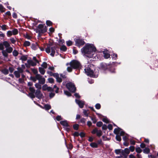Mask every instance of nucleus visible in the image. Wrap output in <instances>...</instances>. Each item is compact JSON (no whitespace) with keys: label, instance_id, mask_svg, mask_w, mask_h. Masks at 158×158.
I'll use <instances>...</instances> for the list:
<instances>
[{"label":"nucleus","instance_id":"obj_1","mask_svg":"<svg viewBox=\"0 0 158 158\" xmlns=\"http://www.w3.org/2000/svg\"><path fill=\"white\" fill-rule=\"evenodd\" d=\"M81 52L89 58L93 57L94 53L96 51V48L92 44H86L81 49Z\"/></svg>","mask_w":158,"mask_h":158},{"label":"nucleus","instance_id":"obj_2","mask_svg":"<svg viewBox=\"0 0 158 158\" xmlns=\"http://www.w3.org/2000/svg\"><path fill=\"white\" fill-rule=\"evenodd\" d=\"M47 29V27L45 25V24H40L35 30L36 33H38V35L40 36L42 34L46 32Z\"/></svg>","mask_w":158,"mask_h":158},{"label":"nucleus","instance_id":"obj_3","mask_svg":"<svg viewBox=\"0 0 158 158\" xmlns=\"http://www.w3.org/2000/svg\"><path fill=\"white\" fill-rule=\"evenodd\" d=\"M69 64V63L66 64L67 65ZM70 66L74 69H79L81 67L80 63L76 60H72L69 63Z\"/></svg>","mask_w":158,"mask_h":158},{"label":"nucleus","instance_id":"obj_4","mask_svg":"<svg viewBox=\"0 0 158 158\" xmlns=\"http://www.w3.org/2000/svg\"><path fill=\"white\" fill-rule=\"evenodd\" d=\"M66 87L69 90L73 93L75 92L76 90L75 85L72 82L68 83L66 84Z\"/></svg>","mask_w":158,"mask_h":158},{"label":"nucleus","instance_id":"obj_5","mask_svg":"<svg viewBox=\"0 0 158 158\" xmlns=\"http://www.w3.org/2000/svg\"><path fill=\"white\" fill-rule=\"evenodd\" d=\"M85 73L88 76L91 77H95V75L94 74V72L93 70H92L90 68L87 67V68H85L84 69Z\"/></svg>","mask_w":158,"mask_h":158},{"label":"nucleus","instance_id":"obj_6","mask_svg":"<svg viewBox=\"0 0 158 158\" xmlns=\"http://www.w3.org/2000/svg\"><path fill=\"white\" fill-rule=\"evenodd\" d=\"M75 45L80 47V46L84 45L85 42L83 39H77L75 40Z\"/></svg>","mask_w":158,"mask_h":158},{"label":"nucleus","instance_id":"obj_7","mask_svg":"<svg viewBox=\"0 0 158 158\" xmlns=\"http://www.w3.org/2000/svg\"><path fill=\"white\" fill-rule=\"evenodd\" d=\"M92 134H96L97 136L98 137H100L102 135V131L101 130H98L97 128H95L91 132Z\"/></svg>","mask_w":158,"mask_h":158},{"label":"nucleus","instance_id":"obj_8","mask_svg":"<svg viewBox=\"0 0 158 158\" xmlns=\"http://www.w3.org/2000/svg\"><path fill=\"white\" fill-rule=\"evenodd\" d=\"M110 64H107L105 63H102L100 64L99 69L102 71H105L109 69Z\"/></svg>","mask_w":158,"mask_h":158},{"label":"nucleus","instance_id":"obj_9","mask_svg":"<svg viewBox=\"0 0 158 158\" xmlns=\"http://www.w3.org/2000/svg\"><path fill=\"white\" fill-rule=\"evenodd\" d=\"M56 49H59V47L58 46L57 44H56L54 46L51 48V53L50 54V55L52 57L54 56L56 50Z\"/></svg>","mask_w":158,"mask_h":158},{"label":"nucleus","instance_id":"obj_10","mask_svg":"<svg viewBox=\"0 0 158 158\" xmlns=\"http://www.w3.org/2000/svg\"><path fill=\"white\" fill-rule=\"evenodd\" d=\"M35 94L36 97L39 99L42 98L43 95L41 93L39 89H37L36 90Z\"/></svg>","mask_w":158,"mask_h":158},{"label":"nucleus","instance_id":"obj_11","mask_svg":"<svg viewBox=\"0 0 158 158\" xmlns=\"http://www.w3.org/2000/svg\"><path fill=\"white\" fill-rule=\"evenodd\" d=\"M60 123L62 126H65L66 127H69L70 126L68 123V122L67 120H63L61 121L60 122Z\"/></svg>","mask_w":158,"mask_h":158},{"label":"nucleus","instance_id":"obj_12","mask_svg":"<svg viewBox=\"0 0 158 158\" xmlns=\"http://www.w3.org/2000/svg\"><path fill=\"white\" fill-rule=\"evenodd\" d=\"M76 101L80 108H82L83 107L84 104L81 101L77 99L76 100Z\"/></svg>","mask_w":158,"mask_h":158},{"label":"nucleus","instance_id":"obj_13","mask_svg":"<svg viewBox=\"0 0 158 158\" xmlns=\"http://www.w3.org/2000/svg\"><path fill=\"white\" fill-rule=\"evenodd\" d=\"M27 63L30 64L31 66H34L36 65V63L35 62H33L31 60H28L27 61Z\"/></svg>","mask_w":158,"mask_h":158},{"label":"nucleus","instance_id":"obj_14","mask_svg":"<svg viewBox=\"0 0 158 158\" xmlns=\"http://www.w3.org/2000/svg\"><path fill=\"white\" fill-rule=\"evenodd\" d=\"M104 57L105 59H108L110 57V54L107 52V51H104L103 52Z\"/></svg>","mask_w":158,"mask_h":158},{"label":"nucleus","instance_id":"obj_15","mask_svg":"<svg viewBox=\"0 0 158 158\" xmlns=\"http://www.w3.org/2000/svg\"><path fill=\"white\" fill-rule=\"evenodd\" d=\"M123 153L124 154L128 155L130 153V150L127 148H125L124 150H122V153Z\"/></svg>","mask_w":158,"mask_h":158},{"label":"nucleus","instance_id":"obj_16","mask_svg":"<svg viewBox=\"0 0 158 158\" xmlns=\"http://www.w3.org/2000/svg\"><path fill=\"white\" fill-rule=\"evenodd\" d=\"M39 45L37 43L32 44L31 45V48L34 50H36L37 49Z\"/></svg>","mask_w":158,"mask_h":158},{"label":"nucleus","instance_id":"obj_17","mask_svg":"<svg viewBox=\"0 0 158 158\" xmlns=\"http://www.w3.org/2000/svg\"><path fill=\"white\" fill-rule=\"evenodd\" d=\"M90 146L93 148H97L98 147V144L95 142H92L90 143Z\"/></svg>","mask_w":158,"mask_h":158},{"label":"nucleus","instance_id":"obj_18","mask_svg":"<svg viewBox=\"0 0 158 158\" xmlns=\"http://www.w3.org/2000/svg\"><path fill=\"white\" fill-rule=\"evenodd\" d=\"M121 130V129L118 127V128H116L114 129V134L116 135L119 134L120 131V130Z\"/></svg>","mask_w":158,"mask_h":158},{"label":"nucleus","instance_id":"obj_19","mask_svg":"<svg viewBox=\"0 0 158 158\" xmlns=\"http://www.w3.org/2000/svg\"><path fill=\"white\" fill-rule=\"evenodd\" d=\"M115 70V69L114 67L111 65L110 64V67H109V69H108L107 70L110 71L111 73H114Z\"/></svg>","mask_w":158,"mask_h":158},{"label":"nucleus","instance_id":"obj_20","mask_svg":"<svg viewBox=\"0 0 158 158\" xmlns=\"http://www.w3.org/2000/svg\"><path fill=\"white\" fill-rule=\"evenodd\" d=\"M52 45L53 44L52 43L50 44H49V47H47L46 48L45 51L47 53H49L50 52L51 48H50V47L52 46Z\"/></svg>","mask_w":158,"mask_h":158},{"label":"nucleus","instance_id":"obj_21","mask_svg":"<svg viewBox=\"0 0 158 158\" xmlns=\"http://www.w3.org/2000/svg\"><path fill=\"white\" fill-rule=\"evenodd\" d=\"M39 72L42 75H44L45 73V70L42 67H40L39 68Z\"/></svg>","mask_w":158,"mask_h":158},{"label":"nucleus","instance_id":"obj_22","mask_svg":"<svg viewBox=\"0 0 158 158\" xmlns=\"http://www.w3.org/2000/svg\"><path fill=\"white\" fill-rule=\"evenodd\" d=\"M3 44L6 48H8L10 46L9 43L7 41H4L3 42Z\"/></svg>","mask_w":158,"mask_h":158},{"label":"nucleus","instance_id":"obj_23","mask_svg":"<svg viewBox=\"0 0 158 158\" xmlns=\"http://www.w3.org/2000/svg\"><path fill=\"white\" fill-rule=\"evenodd\" d=\"M45 79L44 77H41L39 81V83L40 84H44L45 83Z\"/></svg>","mask_w":158,"mask_h":158},{"label":"nucleus","instance_id":"obj_24","mask_svg":"<svg viewBox=\"0 0 158 158\" xmlns=\"http://www.w3.org/2000/svg\"><path fill=\"white\" fill-rule=\"evenodd\" d=\"M44 108L45 109V110H48L51 108V106L49 104H45L44 106Z\"/></svg>","mask_w":158,"mask_h":158},{"label":"nucleus","instance_id":"obj_25","mask_svg":"<svg viewBox=\"0 0 158 158\" xmlns=\"http://www.w3.org/2000/svg\"><path fill=\"white\" fill-rule=\"evenodd\" d=\"M150 150L148 148H145L143 150V152L144 153L148 154L149 153Z\"/></svg>","mask_w":158,"mask_h":158},{"label":"nucleus","instance_id":"obj_26","mask_svg":"<svg viewBox=\"0 0 158 158\" xmlns=\"http://www.w3.org/2000/svg\"><path fill=\"white\" fill-rule=\"evenodd\" d=\"M13 48L10 46L6 48V51L9 53H11L13 51Z\"/></svg>","mask_w":158,"mask_h":158},{"label":"nucleus","instance_id":"obj_27","mask_svg":"<svg viewBox=\"0 0 158 158\" xmlns=\"http://www.w3.org/2000/svg\"><path fill=\"white\" fill-rule=\"evenodd\" d=\"M60 50L62 52H65L67 50V48L64 45H62L60 48Z\"/></svg>","mask_w":158,"mask_h":158},{"label":"nucleus","instance_id":"obj_28","mask_svg":"<svg viewBox=\"0 0 158 158\" xmlns=\"http://www.w3.org/2000/svg\"><path fill=\"white\" fill-rule=\"evenodd\" d=\"M122 150L121 149H116L115 150L114 152L117 155H118L120 153L122 154Z\"/></svg>","mask_w":158,"mask_h":158},{"label":"nucleus","instance_id":"obj_29","mask_svg":"<svg viewBox=\"0 0 158 158\" xmlns=\"http://www.w3.org/2000/svg\"><path fill=\"white\" fill-rule=\"evenodd\" d=\"M14 74H15V77L17 78H19L20 77V74L17 71H15L14 72Z\"/></svg>","mask_w":158,"mask_h":158},{"label":"nucleus","instance_id":"obj_30","mask_svg":"<svg viewBox=\"0 0 158 158\" xmlns=\"http://www.w3.org/2000/svg\"><path fill=\"white\" fill-rule=\"evenodd\" d=\"M0 11L2 13L5 12V8H4L3 6L1 4H0Z\"/></svg>","mask_w":158,"mask_h":158},{"label":"nucleus","instance_id":"obj_31","mask_svg":"<svg viewBox=\"0 0 158 158\" xmlns=\"http://www.w3.org/2000/svg\"><path fill=\"white\" fill-rule=\"evenodd\" d=\"M2 55L5 57H7L8 56V53L6 51V50H2Z\"/></svg>","mask_w":158,"mask_h":158},{"label":"nucleus","instance_id":"obj_32","mask_svg":"<svg viewBox=\"0 0 158 158\" xmlns=\"http://www.w3.org/2000/svg\"><path fill=\"white\" fill-rule=\"evenodd\" d=\"M12 31L13 35H16L18 33V30L16 28H14Z\"/></svg>","mask_w":158,"mask_h":158},{"label":"nucleus","instance_id":"obj_33","mask_svg":"<svg viewBox=\"0 0 158 158\" xmlns=\"http://www.w3.org/2000/svg\"><path fill=\"white\" fill-rule=\"evenodd\" d=\"M30 45V42L27 41H25L23 44V46L25 47L29 46Z\"/></svg>","mask_w":158,"mask_h":158},{"label":"nucleus","instance_id":"obj_34","mask_svg":"<svg viewBox=\"0 0 158 158\" xmlns=\"http://www.w3.org/2000/svg\"><path fill=\"white\" fill-rule=\"evenodd\" d=\"M46 25L48 26H51L53 24V23L51 21L47 20L46 21Z\"/></svg>","mask_w":158,"mask_h":158},{"label":"nucleus","instance_id":"obj_35","mask_svg":"<svg viewBox=\"0 0 158 158\" xmlns=\"http://www.w3.org/2000/svg\"><path fill=\"white\" fill-rule=\"evenodd\" d=\"M115 138L117 141H118L119 142L121 141V136H120L119 134L116 135Z\"/></svg>","mask_w":158,"mask_h":158},{"label":"nucleus","instance_id":"obj_36","mask_svg":"<svg viewBox=\"0 0 158 158\" xmlns=\"http://www.w3.org/2000/svg\"><path fill=\"white\" fill-rule=\"evenodd\" d=\"M20 59L22 60V61H26L27 60V56H21Z\"/></svg>","mask_w":158,"mask_h":158},{"label":"nucleus","instance_id":"obj_37","mask_svg":"<svg viewBox=\"0 0 158 158\" xmlns=\"http://www.w3.org/2000/svg\"><path fill=\"white\" fill-rule=\"evenodd\" d=\"M12 53L14 56H17L19 54L18 52L16 50H14L13 51Z\"/></svg>","mask_w":158,"mask_h":158},{"label":"nucleus","instance_id":"obj_38","mask_svg":"<svg viewBox=\"0 0 158 158\" xmlns=\"http://www.w3.org/2000/svg\"><path fill=\"white\" fill-rule=\"evenodd\" d=\"M79 125L78 124H76L73 125V127L74 130H77L79 128Z\"/></svg>","mask_w":158,"mask_h":158},{"label":"nucleus","instance_id":"obj_39","mask_svg":"<svg viewBox=\"0 0 158 158\" xmlns=\"http://www.w3.org/2000/svg\"><path fill=\"white\" fill-rule=\"evenodd\" d=\"M135 151L137 153H140L142 152V150L139 147H138L136 148Z\"/></svg>","mask_w":158,"mask_h":158},{"label":"nucleus","instance_id":"obj_40","mask_svg":"<svg viewBox=\"0 0 158 158\" xmlns=\"http://www.w3.org/2000/svg\"><path fill=\"white\" fill-rule=\"evenodd\" d=\"M2 73L5 75H7L9 73V71L6 69H5L2 70Z\"/></svg>","mask_w":158,"mask_h":158},{"label":"nucleus","instance_id":"obj_41","mask_svg":"<svg viewBox=\"0 0 158 158\" xmlns=\"http://www.w3.org/2000/svg\"><path fill=\"white\" fill-rule=\"evenodd\" d=\"M66 44L67 46H70L73 45V42L71 40H69L66 42Z\"/></svg>","mask_w":158,"mask_h":158},{"label":"nucleus","instance_id":"obj_42","mask_svg":"<svg viewBox=\"0 0 158 158\" xmlns=\"http://www.w3.org/2000/svg\"><path fill=\"white\" fill-rule=\"evenodd\" d=\"M103 125V123L101 121L98 122L96 123V126L98 127H101Z\"/></svg>","mask_w":158,"mask_h":158},{"label":"nucleus","instance_id":"obj_43","mask_svg":"<svg viewBox=\"0 0 158 158\" xmlns=\"http://www.w3.org/2000/svg\"><path fill=\"white\" fill-rule=\"evenodd\" d=\"M89 108L92 111L95 112L96 113V114L98 115L99 116L101 115L100 114L97 113L93 107H89Z\"/></svg>","mask_w":158,"mask_h":158},{"label":"nucleus","instance_id":"obj_44","mask_svg":"<svg viewBox=\"0 0 158 158\" xmlns=\"http://www.w3.org/2000/svg\"><path fill=\"white\" fill-rule=\"evenodd\" d=\"M32 72L34 74H38V71L37 69H31Z\"/></svg>","mask_w":158,"mask_h":158},{"label":"nucleus","instance_id":"obj_45","mask_svg":"<svg viewBox=\"0 0 158 158\" xmlns=\"http://www.w3.org/2000/svg\"><path fill=\"white\" fill-rule=\"evenodd\" d=\"M42 77V76L41 75H40V74H36L35 76V77L36 78V80H39Z\"/></svg>","mask_w":158,"mask_h":158},{"label":"nucleus","instance_id":"obj_46","mask_svg":"<svg viewBox=\"0 0 158 158\" xmlns=\"http://www.w3.org/2000/svg\"><path fill=\"white\" fill-rule=\"evenodd\" d=\"M35 86L36 88L39 89H41V85L38 83H36L35 84Z\"/></svg>","mask_w":158,"mask_h":158},{"label":"nucleus","instance_id":"obj_47","mask_svg":"<svg viewBox=\"0 0 158 158\" xmlns=\"http://www.w3.org/2000/svg\"><path fill=\"white\" fill-rule=\"evenodd\" d=\"M41 66L43 67L44 68L46 69L47 67V64L46 62H44L41 65Z\"/></svg>","mask_w":158,"mask_h":158},{"label":"nucleus","instance_id":"obj_48","mask_svg":"<svg viewBox=\"0 0 158 158\" xmlns=\"http://www.w3.org/2000/svg\"><path fill=\"white\" fill-rule=\"evenodd\" d=\"M86 120L85 118H82L80 120V122L83 124H85V123Z\"/></svg>","mask_w":158,"mask_h":158},{"label":"nucleus","instance_id":"obj_49","mask_svg":"<svg viewBox=\"0 0 158 158\" xmlns=\"http://www.w3.org/2000/svg\"><path fill=\"white\" fill-rule=\"evenodd\" d=\"M95 107L96 109L99 110L101 108V105L99 103H97L95 105Z\"/></svg>","mask_w":158,"mask_h":158},{"label":"nucleus","instance_id":"obj_50","mask_svg":"<svg viewBox=\"0 0 158 158\" xmlns=\"http://www.w3.org/2000/svg\"><path fill=\"white\" fill-rule=\"evenodd\" d=\"M29 90L31 91L30 93H35V90L33 87H30L29 88Z\"/></svg>","mask_w":158,"mask_h":158},{"label":"nucleus","instance_id":"obj_51","mask_svg":"<svg viewBox=\"0 0 158 158\" xmlns=\"http://www.w3.org/2000/svg\"><path fill=\"white\" fill-rule=\"evenodd\" d=\"M97 143L98 145H103V143L102 142V139H100L97 141Z\"/></svg>","mask_w":158,"mask_h":158},{"label":"nucleus","instance_id":"obj_52","mask_svg":"<svg viewBox=\"0 0 158 158\" xmlns=\"http://www.w3.org/2000/svg\"><path fill=\"white\" fill-rule=\"evenodd\" d=\"M64 93L65 95L68 96H71V94L68 91H64Z\"/></svg>","mask_w":158,"mask_h":158},{"label":"nucleus","instance_id":"obj_53","mask_svg":"<svg viewBox=\"0 0 158 158\" xmlns=\"http://www.w3.org/2000/svg\"><path fill=\"white\" fill-rule=\"evenodd\" d=\"M13 35L12 31H7V35L8 37H10Z\"/></svg>","mask_w":158,"mask_h":158},{"label":"nucleus","instance_id":"obj_54","mask_svg":"<svg viewBox=\"0 0 158 158\" xmlns=\"http://www.w3.org/2000/svg\"><path fill=\"white\" fill-rule=\"evenodd\" d=\"M129 149L130 150V151H131V152H133L135 150V147L134 146H130L129 148Z\"/></svg>","mask_w":158,"mask_h":158},{"label":"nucleus","instance_id":"obj_55","mask_svg":"<svg viewBox=\"0 0 158 158\" xmlns=\"http://www.w3.org/2000/svg\"><path fill=\"white\" fill-rule=\"evenodd\" d=\"M7 26L6 25H3L2 26H1V27L2 28V30L5 31L6 30V29H7Z\"/></svg>","mask_w":158,"mask_h":158},{"label":"nucleus","instance_id":"obj_56","mask_svg":"<svg viewBox=\"0 0 158 158\" xmlns=\"http://www.w3.org/2000/svg\"><path fill=\"white\" fill-rule=\"evenodd\" d=\"M5 14L6 15H7L8 16L9 18H11V14L10 11H7Z\"/></svg>","mask_w":158,"mask_h":158},{"label":"nucleus","instance_id":"obj_57","mask_svg":"<svg viewBox=\"0 0 158 158\" xmlns=\"http://www.w3.org/2000/svg\"><path fill=\"white\" fill-rule=\"evenodd\" d=\"M56 79L57 82L58 83H60L62 81V79L59 76Z\"/></svg>","mask_w":158,"mask_h":158},{"label":"nucleus","instance_id":"obj_58","mask_svg":"<svg viewBox=\"0 0 158 158\" xmlns=\"http://www.w3.org/2000/svg\"><path fill=\"white\" fill-rule=\"evenodd\" d=\"M48 80L49 82L51 83H53L54 82V80L52 78H49Z\"/></svg>","mask_w":158,"mask_h":158},{"label":"nucleus","instance_id":"obj_59","mask_svg":"<svg viewBox=\"0 0 158 158\" xmlns=\"http://www.w3.org/2000/svg\"><path fill=\"white\" fill-rule=\"evenodd\" d=\"M34 93H29V95L31 98H34L35 96L34 95Z\"/></svg>","mask_w":158,"mask_h":158},{"label":"nucleus","instance_id":"obj_60","mask_svg":"<svg viewBox=\"0 0 158 158\" xmlns=\"http://www.w3.org/2000/svg\"><path fill=\"white\" fill-rule=\"evenodd\" d=\"M4 45L2 43H0V50H4Z\"/></svg>","mask_w":158,"mask_h":158},{"label":"nucleus","instance_id":"obj_61","mask_svg":"<svg viewBox=\"0 0 158 158\" xmlns=\"http://www.w3.org/2000/svg\"><path fill=\"white\" fill-rule=\"evenodd\" d=\"M47 85L46 84L42 86V89L43 91H46L47 90L48 87Z\"/></svg>","mask_w":158,"mask_h":158},{"label":"nucleus","instance_id":"obj_62","mask_svg":"<svg viewBox=\"0 0 158 158\" xmlns=\"http://www.w3.org/2000/svg\"><path fill=\"white\" fill-rule=\"evenodd\" d=\"M56 119L57 121H60L62 119L61 116L57 115L56 117Z\"/></svg>","mask_w":158,"mask_h":158},{"label":"nucleus","instance_id":"obj_63","mask_svg":"<svg viewBox=\"0 0 158 158\" xmlns=\"http://www.w3.org/2000/svg\"><path fill=\"white\" fill-rule=\"evenodd\" d=\"M30 79L35 82L36 81V78L35 77L31 76L30 77Z\"/></svg>","mask_w":158,"mask_h":158},{"label":"nucleus","instance_id":"obj_64","mask_svg":"<svg viewBox=\"0 0 158 158\" xmlns=\"http://www.w3.org/2000/svg\"><path fill=\"white\" fill-rule=\"evenodd\" d=\"M102 121L106 123H109V120L107 118H104L102 119Z\"/></svg>","mask_w":158,"mask_h":158}]
</instances>
